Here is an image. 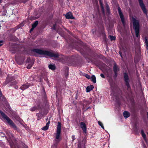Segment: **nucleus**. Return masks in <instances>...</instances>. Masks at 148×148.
<instances>
[{
	"label": "nucleus",
	"mask_w": 148,
	"mask_h": 148,
	"mask_svg": "<svg viewBox=\"0 0 148 148\" xmlns=\"http://www.w3.org/2000/svg\"><path fill=\"white\" fill-rule=\"evenodd\" d=\"M31 53L29 54L31 55H33L34 53H36L38 54L44 55L50 57H54L57 58L59 57V55L58 53H54L52 51H48L42 50L38 49H33L30 50Z\"/></svg>",
	"instance_id": "obj_1"
},
{
	"label": "nucleus",
	"mask_w": 148,
	"mask_h": 148,
	"mask_svg": "<svg viewBox=\"0 0 148 148\" xmlns=\"http://www.w3.org/2000/svg\"><path fill=\"white\" fill-rule=\"evenodd\" d=\"M61 132V124L59 121L58 122V125L57 128L56 133V137L54 140V143L51 147V148H57L58 143L61 141L62 138L60 136Z\"/></svg>",
	"instance_id": "obj_2"
},
{
	"label": "nucleus",
	"mask_w": 148,
	"mask_h": 148,
	"mask_svg": "<svg viewBox=\"0 0 148 148\" xmlns=\"http://www.w3.org/2000/svg\"><path fill=\"white\" fill-rule=\"evenodd\" d=\"M133 23V28L135 32L136 36L137 37L139 36V32L140 25L138 20H136L133 17L132 18Z\"/></svg>",
	"instance_id": "obj_3"
},
{
	"label": "nucleus",
	"mask_w": 148,
	"mask_h": 148,
	"mask_svg": "<svg viewBox=\"0 0 148 148\" xmlns=\"http://www.w3.org/2000/svg\"><path fill=\"white\" fill-rule=\"evenodd\" d=\"M0 113L3 117L7 120L8 123L11 126V127L13 128L14 130H16L17 129V127L14 123L4 112L0 111Z\"/></svg>",
	"instance_id": "obj_4"
},
{
	"label": "nucleus",
	"mask_w": 148,
	"mask_h": 148,
	"mask_svg": "<svg viewBox=\"0 0 148 148\" xmlns=\"http://www.w3.org/2000/svg\"><path fill=\"white\" fill-rule=\"evenodd\" d=\"M86 140L85 138H82L78 141V148H86Z\"/></svg>",
	"instance_id": "obj_5"
},
{
	"label": "nucleus",
	"mask_w": 148,
	"mask_h": 148,
	"mask_svg": "<svg viewBox=\"0 0 148 148\" xmlns=\"http://www.w3.org/2000/svg\"><path fill=\"white\" fill-rule=\"evenodd\" d=\"M118 11L119 16L121 18L123 26L125 27V21L124 18V17L123 14L121 11V9L119 7L118 8Z\"/></svg>",
	"instance_id": "obj_6"
},
{
	"label": "nucleus",
	"mask_w": 148,
	"mask_h": 148,
	"mask_svg": "<svg viewBox=\"0 0 148 148\" xmlns=\"http://www.w3.org/2000/svg\"><path fill=\"white\" fill-rule=\"evenodd\" d=\"M139 1V3L140 4V5L141 7V9H142L143 12L145 14L147 15V10L145 8V5L143 3V1L142 0H138Z\"/></svg>",
	"instance_id": "obj_7"
},
{
	"label": "nucleus",
	"mask_w": 148,
	"mask_h": 148,
	"mask_svg": "<svg viewBox=\"0 0 148 148\" xmlns=\"http://www.w3.org/2000/svg\"><path fill=\"white\" fill-rule=\"evenodd\" d=\"M124 79L126 83V85L128 88L127 89H128L130 88V86L129 83V79L128 75L126 73H125L124 74Z\"/></svg>",
	"instance_id": "obj_8"
},
{
	"label": "nucleus",
	"mask_w": 148,
	"mask_h": 148,
	"mask_svg": "<svg viewBox=\"0 0 148 148\" xmlns=\"http://www.w3.org/2000/svg\"><path fill=\"white\" fill-rule=\"evenodd\" d=\"M113 69L115 74L114 77L116 78L117 76V72L119 71V69L116 63L114 64Z\"/></svg>",
	"instance_id": "obj_9"
},
{
	"label": "nucleus",
	"mask_w": 148,
	"mask_h": 148,
	"mask_svg": "<svg viewBox=\"0 0 148 148\" xmlns=\"http://www.w3.org/2000/svg\"><path fill=\"white\" fill-rule=\"evenodd\" d=\"M80 127L82 129L83 132L85 133L86 132V124L83 122L79 123Z\"/></svg>",
	"instance_id": "obj_10"
},
{
	"label": "nucleus",
	"mask_w": 148,
	"mask_h": 148,
	"mask_svg": "<svg viewBox=\"0 0 148 148\" xmlns=\"http://www.w3.org/2000/svg\"><path fill=\"white\" fill-rule=\"evenodd\" d=\"M112 74V71L111 68H109V69L106 71V75L107 77L111 78Z\"/></svg>",
	"instance_id": "obj_11"
},
{
	"label": "nucleus",
	"mask_w": 148,
	"mask_h": 148,
	"mask_svg": "<svg viewBox=\"0 0 148 148\" xmlns=\"http://www.w3.org/2000/svg\"><path fill=\"white\" fill-rule=\"evenodd\" d=\"M67 19H74V17L73 16L71 12H69L66 13L65 15Z\"/></svg>",
	"instance_id": "obj_12"
},
{
	"label": "nucleus",
	"mask_w": 148,
	"mask_h": 148,
	"mask_svg": "<svg viewBox=\"0 0 148 148\" xmlns=\"http://www.w3.org/2000/svg\"><path fill=\"white\" fill-rule=\"evenodd\" d=\"M94 88V86L93 85H91L90 86H88L86 88V92H89L92 90Z\"/></svg>",
	"instance_id": "obj_13"
},
{
	"label": "nucleus",
	"mask_w": 148,
	"mask_h": 148,
	"mask_svg": "<svg viewBox=\"0 0 148 148\" xmlns=\"http://www.w3.org/2000/svg\"><path fill=\"white\" fill-rule=\"evenodd\" d=\"M123 115L124 117L127 118L130 116L129 113L127 111H125L123 113Z\"/></svg>",
	"instance_id": "obj_14"
},
{
	"label": "nucleus",
	"mask_w": 148,
	"mask_h": 148,
	"mask_svg": "<svg viewBox=\"0 0 148 148\" xmlns=\"http://www.w3.org/2000/svg\"><path fill=\"white\" fill-rule=\"evenodd\" d=\"M50 122V121H49L46 124V126H45L43 127L42 128V130H47V129H48Z\"/></svg>",
	"instance_id": "obj_15"
},
{
	"label": "nucleus",
	"mask_w": 148,
	"mask_h": 148,
	"mask_svg": "<svg viewBox=\"0 0 148 148\" xmlns=\"http://www.w3.org/2000/svg\"><path fill=\"white\" fill-rule=\"evenodd\" d=\"M49 68L53 70H54L56 69L55 65L50 64L49 65Z\"/></svg>",
	"instance_id": "obj_16"
},
{
	"label": "nucleus",
	"mask_w": 148,
	"mask_h": 148,
	"mask_svg": "<svg viewBox=\"0 0 148 148\" xmlns=\"http://www.w3.org/2000/svg\"><path fill=\"white\" fill-rule=\"evenodd\" d=\"M38 21H36L32 25V27L33 28H35L38 24Z\"/></svg>",
	"instance_id": "obj_17"
},
{
	"label": "nucleus",
	"mask_w": 148,
	"mask_h": 148,
	"mask_svg": "<svg viewBox=\"0 0 148 148\" xmlns=\"http://www.w3.org/2000/svg\"><path fill=\"white\" fill-rule=\"evenodd\" d=\"M37 116L38 117V119H37L38 120L40 119L43 116L41 113H39L38 114H37Z\"/></svg>",
	"instance_id": "obj_18"
},
{
	"label": "nucleus",
	"mask_w": 148,
	"mask_h": 148,
	"mask_svg": "<svg viewBox=\"0 0 148 148\" xmlns=\"http://www.w3.org/2000/svg\"><path fill=\"white\" fill-rule=\"evenodd\" d=\"M99 1L102 10L103 11H104V8H103V5L102 0H99Z\"/></svg>",
	"instance_id": "obj_19"
},
{
	"label": "nucleus",
	"mask_w": 148,
	"mask_h": 148,
	"mask_svg": "<svg viewBox=\"0 0 148 148\" xmlns=\"http://www.w3.org/2000/svg\"><path fill=\"white\" fill-rule=\"evenodd\" d=\"M92 80L94 83H96V78L94 75H92L91 77Z\"/></svg>",
	"instance_id": "obj_20"
},
{
	"label": "nucleus",
	"mask_w": 148,
	"mask_h": 148,
	"mask_svg": "<svg viewBox=\"0 0 148 148\" xmlns=\"http://www.w3.org/2000/svg\"><path fill=\"white\" fill-rule=\"evenodd\" d=\"M7 134L9 136V138H12V139L14 140V137L13 136V135L11 133H7Z\"/></svg>",
	"instance_id": "obj_21"
},
{
	"label": "nucleus",
	"mask_w": 148,
	"mask_h": 148,
	"mask_svg": "<svg viewBox=\"0 0 148 148\" xmlns=\"http://www.w3.org/2000/svg\"><path fill=\"white\" fill-rule=\"evenodd\" d=\"M145 40L146 48L147 49H148V40L147 39L146 37L145 38Z\"/></svg>",
	"instance_id": "obj_22"
},
{
	"label": "nucleus",
	"mask_w": 148,
	"mask_h": 148,
	"mask_svg": "<svg viewBox=\"0 0 148 148\" xmlns=\"http://www.w3.org/2000/svg\"><path fill=\"white\" fill-rule=\"evenodd\" d=\"M28 87L29 86L27 85H23L21 88L22 90H24L28 88Z\"/></svg>",
	"instance_id": "obj_23"
},
{
	"label": "nucleus",
	"mask_w": 148,
	"mask_h": 148,
	"mask_svg": "<svg viewBox=\"0 0 148 148\" xmlns=\"http://www.w3.org/2000/svg\"><path fill=\"white\" fill-rule=\"evenodd\" d=\"M38 108H37V106H34L30 108V110L31 111L33 112L37 110Z\"/></svg>",
	"instance_id": "obj_24"
},
{
	"label": "nucleus",
	"mask_w": 148,
	"mask_h": 148,
	"mask_svg": "<svg viewBox=\"0 0 148 148\" xmlns=\"http://www.w3.org/2000/svg\"><path fill=\"white\" fill-rule=\"evenodd\" d=\"M108 38H110L111 41L114 40H115V37L112 36H109Z\"/></svg>",
	"instance_id": "obj_25"
},
{
	"label": "nucleus",
	"mask_w": 148,
	"mask_h": 148,
	"mask_svg": "<svg viewBox=\"0 0 148 148\" xmlns=\"http://www.w3.org/2000/svg\"><path fill=\"white\" fill-rule=\"evenodd\" d=\"M33 64V62H30L29 64L27 66V68L28 69H30L31 68V67H32Z\"/></svg>",
	"instance_id": "obj_26"
},
{
	"label": "nucleus",
	"mask_w": 148,
	"mask_h": 148,
	"mask_svg": "<svg viewBox=\"0 0 148 148\" xmlns=\"http://www.w3.org/2000/svg\"><path fill=\"white\" fill-rule=\"evenodd\" d=\"M141 134L143 137L144 138H145L146 137V135L145 134L144 131L143 130H141Z\"/></svg>",
	"instance_id": "obj_27"
},
{
	"label": "nucleus",
	"mask_w": 148,
	"mask_h": 148,
	"mask_svg": "<svg viewBox=\"0 0 148 148\" xmlns=\"http://www.w3.org/2000/svg\"><path fill=\"white\" fill-rule=\"evenodd\" d=\"M98 123L99 125L103 129H104V127L103 125V124L101 122H100V121H99L98 122Z\"/></svg>",
	"instance_id": "obj_28"
},
{
	"label": "nucleus",
	"mask_w": 148,
	"mask_h": 148,
	"mask_svg": "<svg viewBox=\"0 0 148 148\" xmlns=\"http://www.w3.org/2000/svg\"><path fill=\"white\" fill-rule=\"evenodd\" d=\"M85 76L88 79H91V77L89 75H88L87 74H86L85 75Z\"/></svg>",
	"instance_id": "obj_29"
},
{
	"label": "nucleus",
	"mask_w": 148,
	"mask_h": 148,
	"mask_svg": "<svg viewBox=\"0 0 148 148\" xmlns=\"http://www.w3.org/2000/svg\"><path fill=\"white\" fill-rule=\"evenodd\" d=\"M56 24L54 25L52 29H53L55 30L56 29Z\"/></svg>",
	"instance_id": "obj_30"
},
{
	"label": "nucleus",
	"mask_w": 148,
	"mask_h": 148,
	"mask_svg": "<svg viewBox=\"0 0 148 148\" xmlns=\"http://www.w3.org/2000/svg\"><path fill=\"white\" fill-rule=\"evenodd\" d=\"M100 76L101 77H102L103 78H105V77L104 75L103 74H102V73L100 75Z\"/></svg>",
	"instance_id": "obj_31"
},
{
	"label": "nucleus",
	"mask_w": 148,
	"mask_h": 148,
	"mask_svg": "<svg viewBox=\"0 0 148 148\" xmlns=\"http://www.w3.org/2000/svg\"><path fill=\"white\" fill-rule=\"evenodd\" d=\"M3 41L2 40H1L0 41V46H2L3 45Z\"/></svg>",
	"instance_id": "obj_32"
},
{
	"label": "nucleus",
	"mask_w": 148,
	"mask_h": 148,
	"mask_svg": "<svg viewBox=\"0 0 148 148\" xmlns=\"http://www.w3.org/2000/svg\"><path fill=\"white\" fill-rule=\"evenodd\" d=\"M38 108V109H40L41 108V107L40 105H38L37 107Z\"/></svg>",
	"instance_id": "obj_33"
},
{
	"label": "nucleus",
	"mask_w": 148,
	"mask_h": 148,
	"mask_svg": "<svg viewBox=\"0 0 148 148\" xmlns=\"http://www.w3.org/2000/svg\"><path fill=\"white\" fill-rule=\"evenodd\" d=\"M17 83V82L16 81H14L12 82V85H14L16 84Z\"/></svg>",
	"instance_id": "obj_34"
},
{
	"label": "nucleus",
	"mask_w": 148,
	"mask_h": 148,
	"mask_svg": "<svg viewBox=\"0 0 148 148\" xmlns=\"http://www.w3.org/2000/svg\"><path fill=\"white\" fill-rule=\"evenodd\" d=\"M34 28H33V27H32V28L30 30V32H31L32 31H33V30H34Z\"/></svg>",
	"instance_id": "obj_35"
},
{
	"label": "nucleus",
	"mask_w": 148,
	"mask_h": 148,
	"mask_svg": "<svg viewBox=\"0 0 148 148\" xmlns=\"http://www.w3.org/2000/svg\"><path fill=\"white\" fill-rule=\"evenodd\" d=\"M72 138L73 139L72 140V141H73L75 140L74 136H72Z\"/></svg>",
	"instance_id": "obj_36"
},
{
	"label": "nucleus",
	"mask_w": 148,
	"mask_h": 148,
	"mask_svg": "<svg viewBox=\"0 0 148 148\" xmlns=\"http://www.w3.org/2000/svg\"><path fill=\"white\" fill-rule=\"evenodd\" d=\"M119 54H120V56H121V57L122 58V53L120 51H119Z\"/></svg>",
	"instance_id": "obj_37"
},
{
	"label": "nucleus",
	"mask_w": 148,
	"mask_h": 148,
	"mask_svg": "<svg viewBox=\"0 0 148 148\" xmlns=\"http://www.w3.org/2000/svg\"><path fill=\"white\" fill-rule=\"evenodd\" d=\"M30 59L29 58H27V62H29V61L30 60Z\"/></svg>",
	"instance_id": "obj_38"
},
{
	"label": "nucleus",
	"mask_w": 148,
	"mask_h": 148,
	"mask_svg": "<svg viewBox=\"0 0 148 148\" xmlns=\"http://www.w3.org/2000/svg\"><path fill=\"white\" fill-rule=\"evenodd\" d=\"M107 11H109V8L108 6H107Z\"/></svg>",
	"instance_id": "obj_39"
},
{
	"label": "nucleus",
	"mask_w": 148,
	"mask_h": 148,
	"mask_svg": "<svg viewBox=\"0 0 148 148\" xmlns=\"http://www.w3.org/2000/svg\"><path fill=\"white\" fill-rule=\"evenodd\" d=\"M10 145L11 146L12 148H13V145H12L11 144H10Z\"/></svg>",
	"instance_id": "obj_40"
},
{
	"label": "nucleus",
	"mask_w": 148,
	"mask_h": 148,
	"mask_svg": "<svg viewBox=\"0 0 148 148\" xmlns=\"http://www.w3.org/2000/svg\"><path fill=\"white\" fill-rule=\"evenodd\" d=\"M2 95V94L1 92V91H0V96H1Z\"/></svg>",
	"instance_id": "obj_41"
},
{
	"label": "nucleus",
	"mask_w": 148,
	"mask_h": 148,
	"mask_svg": "<svg viewBox=\"0 0 148 148\" xmlns=\"http://www.w3.org/2000/svg\"><path fill=\"white\" fill-rule=\"evenodd\" d=\"M25 148H27V146H26V147H25Z\"/></svg>",
	"instance_id": "obj_42"
},
{
	"label": "nucleus",
	"mask_w": 148,
	"mask_h": 148,
	"mask_svg": "<svg viewBox=\"0 0 148 148\" xmlns=\"http://www.w3.org/2000/svg\"><path fill=\"white\" fill-rule=\"evenodd\" d=\"M18 87L17 86H16V88H17Z\"/></svg>",
	"instance_id": "obj_43"
},
{
	"label": "nucleus",
	"mask_w": 148,
	"mask_h": 148,
	"mask_svg": "<svg viewBox=\"0 0 148 148\" xmlns=\"http://www.w3.org/2000/svg\"><path fill=\"white\" fill-rule=\"evenodd\" d=\"M1 3V1H0V3Z\"/></svg>",
	"instance_id": "obj_44"
}]
</instances>
